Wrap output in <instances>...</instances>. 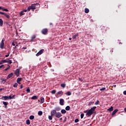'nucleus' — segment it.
Here are the masks:
<instances>
[{
    "mask_svg": "<svg viewBox=\"0 0 126 126\" xmlns=\"http://www.w3.org/2000/svg\"><path fill=\"white\" fill-rule=\"evenodd\" d=\"M97 108L96 106H94L93 107H92L90 110H86L84 111V113H86V116H88V117L91 116L93 114H94V112H95V109ZM88 111V112H87Z\"/></svg>",
    "mask_w": 126,
    "mask_h": 126,
    "instance_id": "f257e3e1",
    "label": "nucleus"
},
{
    "mask_svg": "<svg viewBox=\"0 0 126 126\" xmlns=\"http://www.w3.org/2000/svg\"><path fill=\"white\" fill-rule=\"evenodd\" d=\"M101 28L102 32H107V31L109 30V28L103 26H101Z\"/></svg>",
    "mask_w": 126,
    "mask_h": 126,
    "instance_id": "f03ea898",
    "label": "nucleus"
},
{
    "mask_svg": "<svg viewBox=\"0 0 126 126\" xmlns=\"http://www.w3.org/2000/svg\"><path fill=\"white\" fill-rule=\"evenodd\" d=\"M56 118H57V119H60L61 117H63V115L61 112H57L56 113V114L55 115Z\"/></svg>",
    "mask_w": 126,
    "mask_h": 126,
    "instance_id": "7ed1b4c3",
    "label": "nucleus"
},
{
    "mask_svg": "<svg viewBox=\"0 0 126 126\" xmlns=\"http://www.w3.org/2000/svg\"><path fill=\"white\" fill-rule=\"evenodd\" d=\"M15 74L18 77L19 76V74H20V69H17L15 71Z\"/></svg>",
    "mask_w": 126,
    "mask_h": 126,
    "instance_id": "20e7f679",
    "label": "nucleus"
},
{
    "mask_svg": "<svg viewBox=\"0 0 126 126\" xmlns=\"http://www.w3.org/2000/svg\"><path fill=\"white\" fill-rule=\"evenodd\" d=\"M44 49H41L36 54V57H39V56H40V55H42L43 53H44Z\"/></svg>",
    "mask_w": 126,
    "mask_h": 126,
    "instance_id": "39448f33",
    "label": "nucleus"
},
{
    "mask_svg": "<svg viewBox=\"0 0 126 126\" xmlns=\"http://www.w3.org/2000/svg\"><path fill=\"white\" fill-rule=\"evenodd\" d=\"M42 34L43 35H46L48 33V29H44L41 31Z\"/></svg>",
    "mask_w": 126,
    "mask_h": 126,
    "instance_id": "423d86ee",
    "label": "nucleus"
},
{
    "mask_svg": "<svg viewBox=\"0 0 126 126\" xmlns=\"http://www.w3.org/2000/svg\"><path fill=\"white\" fill-rule=\"evenodd\" d=\"M31 9H36V6L34 5H32L28 7L27 10H30Z\"/></svg>",
    "mask_w": 126,
    "mask_h": 126,
    "instance_id": "0eeeda50",
    "label": "nucleus"
},
{
    "mask_svg": "<svg viewBox=\"0 0 126 126\" xmlns=\"http://www.w3.org/2000/svg\"><path fill=\"white\" fill-rule=\"evenodd\" d=\"M4 41H5V39L4 38H2L1 42V47H0L1 49H3L4 47Z\"/></svg>",
    "mask_w": 126,
    "mask_h": 126,
    "instance_id": "6e6552de",
    "label": "nucleus"
},
{
    "mask_svg": "<svg viewBox=\"0 0 126 126\" xmlns=\"http://www.w3.org/2000/svg\"><path fill=\"white\" fill-rule=\"evenodd\" d=\"M1 99L2 100H10L9 96L7 95L3 96L1 97Z\"/></svg>",
    "mask_w": 126,
    "mask_h": 126,
    "instance_id": "1a4fd4ad",
    "label": "nucleus"
},
{
    "mask_svg": "<svg viewBox=\"0 0 126 126\" xmlns=\"http://www.w3.org/2000/svg\"><path fill=\"white\" fill-rule=\"evenodd\" d=\"M24 12H27V10L25 9V10H23V11H21V12L20 13V16H22V15H24V14H25V13Z\"/></svg>",
    "mask_w": 126,
    "mask_h": 126,
    "instance_id": "9d476101",
    "label": "nucleus"
},
{
    "mask_svg": "<svg viewBox=\"0 0 126 126\" xmlns=\"http://www.w3.org/2000/svg\"><path fill=\"white\" fill-rule=\"evenodd\" d=\"M64 100L63 99H60V104L61 106H63L64 105Z\"/></svg>",
    "mask_w": 126,
    "mask_h": 126,
    "instance_id": "9b49d317",
    "label": "nucleus"
},
{
    "mask_svg": "<svg viewBox=\"0 0 126 126\" xmlns=\"http://www.w3.org/2000/svg\"><path fill=\"white\" fill-rule=\"evenodd\" d=\"M57 113V112L55 110H53L51 112V115L54 116H55V115H56Z\"/></svg>",
    "mask_w": 126,
    "mask_h": 126,
    "instance_id": "f8f14e48",
    "label": "nucleus"
},
{
    "mask_svg": "<svg viewBox=\"0 0 126 126\" xmlns=\"http://www.w3.org/2000/svg\"><path fill=\"white\" fill-rule=\"evenodd\" d=\"M13 76V73L11 72L6 77V79H9V78H11V77Z\"/></svg>",
    "mask_w": 126,
    "mask_h": 126,
    "instance_id": "ddd939ff",
    "label": "nucleus"
},
{
    "mask_svg": "<svg viewBox=\"0 0 126 126\" xmlns=\"http://www.w3.org/2000/svg\"><path fill=\"white\" fill-rule=\"evenodd\" d=\"M2 104H4L5 109H7V105H8V102L5 101H3Z\"/></svg>",
    "mask_w": 126,
    "mask_h": 126,
    "instance_id": "4468645a",
    "label": "nucleus"
},
{
    "mask_svg": "<svg viewBox=\"0 0 126 126\" xmlns=\"http://www.w3.org/2000/svg\"><path fill=\"white\" fill-rule=\"evenodd\" d=\"M57 96H59V95H63V92L60 91L57 93Z\"/></svg>",
    "mask_w": 126,
    "mask_h": 126,
    "instance_id": "2eb2a0df",
    "label": "nucleus"
},
{
    "mask_svg": "<svg viewBox=\"0 0 126 126\" xmlns=\"http://www.w3.org/2000/svg\"><path fill=\"white\" fill-rule=\"evenodd\" d=\"M62 109L61 108V107H60L59 106H57V107H55V111L57 112V111H58V112H59V111H61V110Z\"/></svg>",
    "mask_w": 126,
    "mask_h": 126,
    "instance_id": "dca6fc26",
    "label": "nucleus"
},
{
    "mask_svg": "<svg viewBox=\"0 0 126 126\" xmlns=\"http://www.w3.org/2000/svg\"><path fill=\"white\" fill-rule=\"evenodd\" d=\"M119 110L118 109H115L114 111H113L112 116H114L116 115V113Z\"/></svg>",
    "mask_w": 126,
    "mask_h": 126,
    "instance_id": "f3484780",
    "label": "nucleus"
},
{
    "mask_svg": "<svg viewBox=\"0 0 126 126\" xmlns=\"http://www.w3.org/2000/svg\"><path fill=\"white\" fill-rule=\"evenodd\" d=\"M32 100H36L38 99V97L36 96V95H33L32 98Z\"/></svg>",
    "mask_w": 126,
    "mask_h": 126,
    "instance_id": "a211bd4d",
    "label": "nucleus"
},
{
    "mask_svg": "<svg viewBox=\"0 0 126 126\" xmlns=\"http://www.w3.org/2000/svg\"><path fill=\"white\" fill-rule=\"evenodd\" d=\"M36 38V35H32L31 37V41L33 42V40Z\"/></svg>",
    "mask_w": 126,
    "mask_h": 126,
    "instance_id": "6ab92c4d",
    "label": "nucleus"
},
{
    "mask_svg": "<svg viewBox=\"0 0 126 126\" xmlns=\"http://www.w3.org/2000/svg\"><path fill=\"white\" fill-rule=\"evenodd\" d=\"M113 110H114V107L113 106H111L110 108L107 109V111H109V112H112Z\"/></svg>",
    "mask_w": 126,
    "mask_h": 126,
    "instance_id": "aec40b11",
    "label": "nucleus"
},
{
    "mask_svg": "<svg viewBox=\"0 0 126 126\" xmlns=\"http://www.w3.org/2000/svg\"><path fill=\"white\" fill-rule=\"evenodd\" d=\"M40 101H41V104H43L44 102H45V99H44V97H41L40 98Z\"/></svg>",
    "mask_w": 126,
    "mask_h": 126,
    "instance_id": "412c9836",
    "label": "nucleus"
},
{
    "mask_svg": "<svg viewBox=\"0 0 126 126\" xmlns=\"http://www.w3.org/2000/svg\"><path fill=\"white\" fill-rule=\"evenodd\" d=\"M0 80H1L2 84H4V83H5V80H4V79L1 78Z\"/></svg>",
    "mask_w": 126,
    "mask_h": 126,
    "instance_id": "4be33fe9",
    "label": "nucleus"
},
{
    "mask_svg": "<svg viewBox=\"0 0 126 126\" xmlns=\"http://www.w3.org/2000/svg\"><path fill=\"white\" fill-rule=\"evenodd\" d=\"M62 114H66V110L65 109H62L61 110Z\"/></svg>",
    "mask_w": 126,
    "mask_h": 126,
    "instance_id": "5701e85b",
    "label": "nucleus"
},
{
    "mask_svg": "<svg viewBox=\"0 0 126 126\" xmlns=\"http://www.w3.org/2000/svg\"><path fill=\"white\" fill-rule=\"evenodd\" d=\"M66 84L64 83H62L61 85V87H63V88H65Z\"/></svg>",
    "mask_w": 126,
    "mask_h": 126,
    "instance_id": "b1692460",
    "label": "nucleus"
},
{
    "mask_svg": "<svg viewBox=\"0 0 126 126\" xmlns=\"http://www.w3.org/2000/svg\"><path fill=\"white\" fill-rule=\"evenodd\" d=\"M3 24V21H2V19H0V26H2Z\"/></svg>",
    "mask_w": 126,
    "mask_h": 126,
    "instance_id": "393cba45",
    "label": "nucleus"
},
{
    "mask_svg": "<svg viewBox=\"0 0 126 126\" xmlns=\"http://www.w3.org/2000/svg\"><path fill=\"white\" fill-rule=\"evenodd\" d=\"M76 37H78V33H77L76 35H74L72 36L73 39H76Z\"/></svg>",
    "mask_w": 126,
    "mask_h": 126,
    "instance_id": "a878e982",
    "label": "nucleus"
},
{
    "mask_svg": "<svg viewBox=\"0 0 126 126\" xmlns=\"http://www.w3.org/2000/svg\"><path fill=\"white\" fill-rule=\"evenodd\" d=\"M65 110H66V111H69V110H70V106H67L65 107Z\"/></svg>",
    "mask_w": 126,
    "mask_h": 126,
    "instance_id": "bb28decb",
    "label": "nucleus"
},
{
    "mask_svg": "<svg viewBox=\"0 0 126 126\" xmlns=\"http://www.w3.org/2000/svg\"><path fill=\"white\" fill-rule=\"evenodd\" d=\"M38 116H42V115H43V112H42V111H38Z\"/></svg>",
    "mask_w": 126,
    "mask_h": 126,
    "instance_id": "cd10ccee",
    "label": "nucleus"
},
{
    "mask_svg": "<svg viewBox=\"0 0 126 126\" xmlns=\"http://www.w3.org/2000/svg\"><path fill=\"white\" fill-rule=\"evenodd\" d=\"M85 13H88L89 12V9L86 8L85 9Z\"/></svg>",
    "mask_w": 126,
    "mask_h": 126,
    "instance_id": "c85d7f7f",
    "label": "nucleus"
},
{
    "mask_svg": "<svg viewBox=\"0 0 126 126\" xmlns=\"http://www.w3.org/2000/svg\"><path fill=\"white\" fill-rule=\"evenodd\" d=\"M53 116L51 115V116H48V119L50 121H52V120H53Z\"/></svg>",
    "mask_w": 126,
    "mask_h": 126,
    "instance_id": "c756f323",
    "label": "nucleus"
},
{
    "mask_svg": "<svg viewBox=\"0 0 126 126\" xmlns=\"http://www.w3.org/2000/svg\"><path fill=\"white\" fill-rule=\"evenodd\" d=\"M35 117L33 115H31L30 116V120H34Z\"/></svg>",
    "mask_w": 126,
    "mask_h": 126,
    "instance_id": "7c9ffc66",
    "label": "nucleus"
},
{
    "mask_svg": "<svg viewBox=\"0 0 126 126\" xmlns=\"http://www.w3.org/2000/svg\"><path fill=\"white\" fill-rule=\"evenodd\" d=\"M21 80H22V79L21 78H18L17 79V83H18V82H20V81H21Z\"/></svg>",
    "mask_w": 126,
    "mask_h": 126,
    "instance_id": "2f4dec72",
    "label": "nucleus"
},
{
    "mask_svg": "<svg viewBox=\"0 0 126 126\" xmlns=\"http://www.w3.org/2000/svg\"><path fill=\"white\" fill-rule=\"evenodd\" d=\"M4 16H5V17H6L7 18H8V19L10 18V16L7 15V14H5H5H4Z\"/></svg>",
    "mask_w": 126,
    "mask_h": 126,
    "instance_id": "473e14b6",
    "label": "nucleus"
},
{
    "mask_svg": "<svg viewBox=\"0 0 126 126\" xmlns=\"http://www.w3.org/2000/svg\"><path fill=\"white\" fill-rule=\"evenodd\" d=\"M26 124L28 125H30V120L29 119L26 120Z\"/></svg>",
    "mask_w": 126,
    "mask_h": 126,
    "instance_id": "72a5a7b5",
    "label": "nucleus"
},
{
    "mask_svg": "<svg viewBox=\"0 0 126 126\" xmlns=\"http://www.w3.org/2000/svg\"><path fill=\"white\" fill-rule=\"evenodd\" d=\"M14 97H15V95H13L12 96H11V95L9 96V98L10 100L13 99V98H14Z\"/></svg>",
    "mask_w": 126,
    "mask_h": 126,
    "instance_id": "f704fd0d",
    "label": "nucleus"
},
{
    "mask_svg": "<svg viewBox=\"0 0 126 126\" xmlns=\"http://www.w3.org/2000/svg\"><path fill=\"white\" fill-rule=\"evenodd\" d=\"M18 86V84L17 83H15V84L13 85V87L16 88Z\"/></svg>",
    "mask_w": 126,
    "mask_h": 126,
    "instance_id": "c9c22d12",
    "label": "nucleus"
},
{
    "mask_svg": "<svg viewBox=\"0 0 126 126\" xmlns=\"http://www.w3.org/2000/svg\"><path fill=\"white\" fill-rule=\"evenodd\" d=\"M66 95H67L68 96H70V95H71V93H70V92H67L66 94Z\"/></svg>",
    "mask_w": 126,
    "mask_h": 126,
    "instance_id": "e433bc0d",
    "label": "nucleus"
},
{
    "mask_svg": "<svg viewBox=\"0 0 126 126\" xmlns=\"http://www.w3.org/2000/svg\"><path fill=\"white\" fill-rule=\"evenodd\" d=\"M9 68H10V66L9 65H8V67H7L6 68L4 69V71H6L7 70H8V69H9Z\"/></svg>",
    "mask_w": 126,
    "mask_h": 126,
    "instance_id": "4c0bfd02",
    "label": "nucleus"
},
{
    "mask_svg": "<svg viewBox=\"0 0 126 126\" xmlns=\"http://www.w3.org/2000/svg\"><path fill=\"white\" fill-rule=\"evenodd\" d=\"M27 92H28L29 93H30V88L29 87H28L26 90Z\"/></svg>",
    "mask_w": 126,
    "mask_h": 126,
    "instance_id": "58836bf2",
    "label": "nucleus"
},
{
    "mask_svg": "<svg viewBox=\"0 0 126 126\" xmlns=\"http://www.w3.org/2000/svg\"><path fill=\"white\" fill-rule=\"evenodd\" d=\"M2 10L3 11H6V12H8V9H5V8H2Z\"/></svg>",
    "mask_w": 126,
    "mask_h": 126,
    "instance_id": "ea45409f",
    "label": "nucleus"
},
{
    "mask_svg": "<svg viewBox=\"0 0 126 126\" xmlns=\"http://www.w3.org/2000/svg\"><path fill=\"white\" fill-rule=\"evenodd\" d=\"M56 90H54L52 91L51 93L52 94H56Z\"/></svg>",
    "mask_w": 126,
    "mask_h": 126,
    "instance_id": "a19ab883",
    "label": "nucleus"
},
{
    "mask_svg": "<svg viewBox=\"0 0 126 126\" xmlns=\"http://www.w3.org/2000/svg\"><path fill=\"white\" fill-rule=\"evenodd\" d=\"M100 101L99 100H97L96 102H95V105H99Z\"/></svg>",
    "mask_w": 126,
    "mask_h": 126,
    "instance_id": "79ce46f5",
    "label": "nucleus"
},
{
    "mask_svg": "<svg viewBox=\"0 0 126 126\" xmlns=\"http://www.w3.org/2000/svg\"><path fill=\"white\" fill-rule=\"evenodd\" d=\"M104 90H106V88L104 87L100 89V91H104Z\"/></svg>",
    "mask_w": 126,
    "mask_h": 126,
    "instance_id": "37998d69",
    "label": "nucleus"
},
{
    "mask_svg": "<svg viewBox=\"0 0 126 126\" xmlns=\"http://www.w3.org/2000/svg\"><path fill=\"white\" fill-rule=\"evenodd\" d=\"M8 61L5 60H2V63H8Z\"/></svg>",
    "mask_w": 126,
    "mask_h": 126,
    "instance_id": "c03bdc74",
    "label": "nucleus"
},
{
    "mask_svg": "<svg viewBox=\"0 0 126 126\" xmlns=\"http://www.w3.org/2000/svg\"><path fill=\"white\" fill-rule=\"evenodd\" d=\"M9 63V64H11V63H12V62L11 61V60H8V62Z\"/></svg>",
    "mask_w": 126,
    "mask_h": 126,
    "instance_id": "a18cd8bd",
    "label": "nucleus"
},
{
    "mask_svg": "<svg viewBox=\"0 0 126 126\" xmlns=\"http://www.w3.org/2000/svg\"><path fill=\"white\" fill-rule=\"evenodd\" d=\"M84 117V114L83 113H82L81 114V119H82Z\"/></svg>",
    "mask_w": 126,
    "mask_h": 126,
    "instance_id": "49530a36",
    "label": "nucleus"
},
{
    "mask_svg": "<svg viewBox=\"0 0 126 126\" xmlns=\"http://www.w3.org/2000/svg\"><path fill=\"white\" fill-rule=\"evenodd\" d=\"M79 122V120L78 119H76L75 120V123H78Z\"/></svg>",
    "mask_w": 126,
    "mask_h": 126,
    "instance_id": "de8ad7c7",
    "label": "nucleus"
},
{
    "mask_svg": "<svg viewBox=\"0 0 126 126\" xmlns=\"http://www.w3.org/2000/svg\"><path fill=\"white\" fill-rule=\"evenodd\" d=\"M4 68V65H1L0 66V68Z\"/></svg>",
    "mask_w": 126,
    "mask_h": 126,
    "instance_id": "09e8293b",
    "label": "nucleus"
},
{
    "mask_svg": "<svg viewBox=\"0 0 126 126\" xmlns=\"http://www.w3.org/2000/svg\"><path fill=\"white\" fill-rule=\"evenodd\" d=\"M79 80L80 81H81V82H82V81H83V79L82 78H79Z\"/></svg>",
    "mask_w": 126,
    "mask_h": 126,
    "instance_id": "8fccbe9b",
    "label": "nucleus"
},
{
    "mask_svg": "<svg viewBox=\"0 0 126 126\" xmlns=\"http://www.w3.org/2000/svg\"><path fill=\"white\" fill-rule=\"evenodd\" d=\"M27 1H28V0H22L23 2H27Z\"/></svg>",
    "mask_w": 126,
    "mask_h": 126,
    "instance_id": "3c124183",
    "label": "nucleus"
},
{
    "mask_svg": "<svg viewBox=\"0 0 126 126\" xmlns=\"http://www.w3.org/2000/svg\"><path fill=\"white\" fill-rule=\"evenodd\" d=\"M5 58H8V57H9V53H8L7 55H6L5 56Z\"/></svg>",
    "mask_w": 126,
    "mask_h": 126,
    "instance_id": "603ef678",
    "label": "nucleus"
},
{
    "mask_svg": "<svg viewBox=\"0 0 126 126\" xmlns=\"http://www.w3.org/2000/svg\"><path fill=\"white\" fill-rule=\"evenodd\" d=\"M93 104H94V102H90L89 103V105H93Z\"/></svg>",
    "mask_w": 126,
    "mask_h": 126,
    "instance_id": "864d4df0",
    "label": "nucleus"
},
{
    "mask_svg": "<svg viewBox=\"0 0 126 126\" xmlns=\"http://www.w3.org/2000/svg\"><path fill=\"white\" fill-rule=\"evenodd\" d=\"M2 90H4V88L0 89V92H1V91H2Z\"/></svg>",
    "mask_w": 126,
    "mask_h": 126,
    "instance_id": "5fc2aeb1",
    "label": "nucleus"
},
{
    "mask_svg": "<svg viewBox=\"0 0 126 126\" xmlns=\"http://www.w3.org/2000/svg\"><path fill=\"white\" fill-rule=\"evenodd\" d=\"M123 94L124 95H126V91H125L124 92H123Z\"/></svg>",
    "mask_w": 126,
    "mask_h": 126,
    "instance_id": "6e6d98bb",
    "label": "nucleus"
},
{
    "mask_svg": "<svg viewBox=\"0 0 126 126\" xmlns=\"http://www.w3.org/2000/svg\"><path fill=\"white\" fill-rule=\"evenodd\" d=\"M0 14H2V15H4L5 13L2 12H1V13H0Z\"/></svg>",
    "mask_w": 126,
    "mask_h": 126,
    "instance_id": "4d7b16f0",
    "label": "nucleus"
},
{
    "mask_svg": "<svg viewBox=\"0 0 126 126\" xmlns=\"http://www.w3.org/2000/svg\"><path fill=\"white\" fill-rule=\"evenodd\" d=\"M12 46H15V43H14V42H12Z\"/></svg>",
    "mask_w": 126,
    "mask_h": 126,
    "instance_id": "13d9d810",
    "label": "nucleus"
},
{
    "mask_svg": "<svg viewBox=\"0 0 126 126\" xmlns=\"http://www.w3.org/2000/svg\"><path fill=\"white\" fill-rule=\"evenodd\" d=\"M20 88L21 89H22V88H23V86L22 85L20 86Z\"/></svg>",
    "mask_w": 126,
    "mask_h": 126,
    "instance_id": "bf43d9fd",
    "label": "nucleus"
},
{
    "mask_svg": "<svg viewBox=\"0 0 126 126\" xmlns=\"http://www.w3.org/2000/svg\"><path fill=\"white\" fill-rule=\"evenodd\" d=\"M23 49H24V50H26V49H27V47H23Z\"/></svg>",
    "mask_w": 126,
    "mask_h": 126,
    "instance_id": "052dcab7",
    "label": "nucleus"
},
{
    "mask_svg": "<svg viewBox=\"0 0 126 126\" xmlns=\"http://www.w3.org/2000/svg\"><path fill=\"white\" fill-rule=\"evenodd\" d=\"M2 63H3V62H2V61H1L0 62V64H2Z\"/></svg>",
    "mask_w": 126,
    "mask_h": 126,
    "instance_id": "680f3d73",
    "label": "nucleus"
},
{
    "mask_svg": "<svg viewBox=\"0 0 126 126\" xmlns=\"http://www.w3.org/2000/svg\"><path fill=\"white\" fill-rule=\"evenodd\" d=\"M59 120L60 121H63V118H60Z\"/></svg>",
    "mask_w": 126,
    "mask_h": 126,
    "instance_id": "e2e57ef3",
    "label": "nucleus"
},
{
    "mask_svg": "<svg viewBox=\"0 0 126 126\" xmlns=\"http://www.w3.org/2000/svg\"><path fill=\"white\" fill-rule=\"evenodd\" d=\"M116 86H117V85H113V87H116Z\"/></svg>",
    "mask_w": 126,
    "mask_h": 126,
    "instance_id": "0e129e2a",
    "label": "nucleus"
},
{
    "mask_svg": "<svg viewBox=\"0 0 126 126\" xmlns=\"http://www.w3.org/2000/svg\"><path fill=\"white\" fill-rule=\"evenodd\" d=\"M124 111H125V112H126V108H125L124 109Z\"/></svg>",
    "mask_w": 126,
    "mask_h": 126,
    "instance_id": "69168bd1",
    "label": "nucleus"
},
{
    "mask_svg": "<svg viewBox=\"0 0 126 126\" xmlns=\"http://www.w3.org/2000/svg\"><path fill=\"white\" fill-rule=\"evenodd\" d=\"M50 25H53V24L52 23H50Z\"/></svg>",
    "mask_w": 126,
    "mask_h": 126,
    "instance_id": "338daca9",
    "label": "nucleus"
},
{
    "mask_svg": "<svg viewBox=\"0 0 126 126\" xmlns=\"http://www.w3.org/2000/svg\"><path fill=\"white\" fill-rule=\"evenodd\" d=\"M0 9H2V8L1 7V6H0Z\"/></svg>",
    "mask_w": 126,
    "mask_h": 126,
    "instance_id": "774afa93",
    "label": "nucleus"
}]
</instances>
